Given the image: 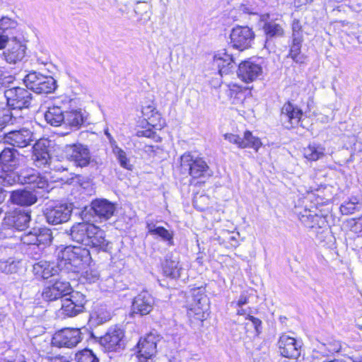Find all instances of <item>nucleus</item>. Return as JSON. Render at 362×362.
Masks as SVG:
<instances>
[{
	"label": "nucleus",
	"instance_id": "bf43d9fd",
	"mask_svg": "<svg viewBox=\"0 0 362 362\" xmlns=\"http://www.w3.org/2000/svg\"><path fill=\"white\" fill-rule=\"evenodd\" d=\"M346 362H362V356H352L345 358Z\"/></svg>",
	"mask_w": 362,
	"mask_h": 362
},
{
	"label": "nucleus",
	"instance_id": "69168bd1",
	"mask_svg": "<svg viewBox=\"0 0 362 362\" xmlns=\"http://www.w3.org/2000/svg\"><path fill=\"white\" fill-rule=\"evenodd\" d=\"M105 135L107 136V137L110 140V142L112 144L113 141V142L115 143V141L113 140V138L112 137L111 134L107 132V130L105 131Z\"/></svg>",
	"mask_w": 362,
	"mask_h": 362
},
{
	"label": "nucleus",
	"instance_id": "052dcab7",
	"mask_svg": "<svg viewBox=\"0 0 362 362\" xmlns=\"http://www.w3.org/2000/svg\"><path fill=\"white\" fill-rule=\"evenodd\" d=\"M329 212V209H327L323 213L322 212L321 214H318V224L320 223V222L324 223V219L327 216Z\"/></svg>",
	"mask_w": 362,
	"mask_h": 362
},
{
	"label": "nucleus",
	"instance_id": "aec40b11",
	"mask_svg": "<svg viewBox=\"0 0 362 362\" xmlns=\"http://www.w3.org/2000/svg\"><path fill=\"white\" fill-rule=\"evenodd\" d=\"M302 115V110L288 102L281 108L280 120L285 128L291 129L299 124Z\"/></svg>",
	"mask_w": 362,
	"mask_h": 362
},
{
	"label": "nucleus",
	"instance_id": "13d9d810",
	"mask_svg": "<svg viewBox=\"0 0 362 362\" xmlns=\"http://www.w3.org/2000/svg\"><path fill=\"white\" fill-rule=\"evenodd\" d=\"M248 296L245 293H242L237 302V305L241 308L248 303Z\"/></svg>",
	"mask_w": 362,
	"mask_h": 362
},
{
	"label": "nucleus",
	"instance_id": "412c9836",
	"mask_svg": "<svg viewBox=\"0 0 362 362\" xmlns=\"http://www.w3.org/2000/svg\"><path fill=\"white\" fill-rule=\"evenodd\" d=\"M24 156L13 148H4L0 153L2 169H18L24 163Z\"/></svg>",
	"mask_w": 362,
	"mask_h": 362
},
{
	"label": "nucleus",
	"instance_id": "c756f323",
	"mask_svg": "<svg viewBox=\"0 0 362 362\" xmlns=\"http://www.w3.org/2000/svg\"><path fill=\"white\" fill-rule=\"evenodd\" d=\"M10 200L14 204L28 206L35 204L37 198L33 192L21 189L13 191L10 196Z\"/></svg>",
	"mask_w": 362,
	"mask_h": 362
},
{
	"label": "nucleus",
	"instance_id": "ea45409f",
	"mask_svg": "<svg viewBox=\"0 0 362 362\" xmlns=\"http://www.w3.org/2000/svg\"><path fill=\"white\" fill-rule=\"evenodd\" d=\"M16 120V117L13 113L8 108L4 107L2 103H0V129L7 124H13Z\"/></svg>",
	"mask_w": 362,
	"mask_h": 362
},
{
	"label": "nucleus",
	"instance_id": "0eeeda50",
	"mask_svg": "<svg viewBox=\"0 0 362 362\" xmlns=\"http://www.w3.org/2000/svg\"><path fill=\"white\" fill-rule=\"evenodd\" d=\"M255 37V32L247 25H236L230 34L232 47L240 51L251 47Z\"/></svg>",
	"mask_w": 362,
	"mask_h": 362
},
{
	"label": "nucleus",
	"instance_id": "8fccbe9b",
	"mask_svg": "<svg viewBox=\"0 0 362 362\" xmlns=\"http://www.w3.org/2000/svg\"><path fill=\"white\" fill-rule=\"evenodd\" d=\"M292 39L298 40V39H303L301 25L298 20H294L292 23Z\"/></svg>",
	"mask_w": 362,
	"mask_h": 362
},
{
	"label": "nucleus",
	"instance_id": "1a4fd4ad",
	"mask_svg": "<svg viewBox=\"0 0 362 362\" xmlns=\"http://www.w3.org/2000/svg\"><path fill=\"white\" fill-rule=\"evenodd\" d=\"M69 298L62 300L61 311L64 316L72 317L83 313L87 302L84 294L78 291H71Z\"/></svg>",
	"mask_w": 362,
	"mask_h": 362
},
{
	"label": "nucleus",
	"instance_id": "4468645a",
	"mask_svg": "<svg viewBox=\"0 0 362 362\" xmlns=\"http://www.w3.org/2000/svg\"><path fill=\"white\" fill-rule=\"evenodd\" d=\"M64 153L66 158L79 167L87 166L90 162V151L86 146L81 144L67 145Z\"/></svg>",
	"mask_w": 362,
	"mask_h": 362
},
{
	"label": "nucleus",
	"instance_id": "39448f33",
	"mask_svg": "<svg viewBox=\"0 0 362 362\" xmlns=\"http://www.w3.org/2000/svg\"><path fill=\"white\" fill-rule=\"evenodd\" d=\"M53 239L52 232L46 227H34L28 233L21 236V241L25 244L37 248L41 252L49 246Z\"/></svg>",
	"mask_w": 362,
	"mask_h": 362
},
{
	"label": "nucleus",
	"instance_id": "c9c22d12",
	"mask_svg": "<svg viewBox=\"0 0 362 362\" xmlns=\"http://www.w3.org/2000/svg\"><path fill=\"white\" fill-rule=\"evenodd\" d=\"M18 169H2L0 172V185L10 186L21 183L20 171Z\"/></svg>",
	"mask_w": 362,
	"mask_h": 362
},
{
	"label": "nucleus",
	"instance_id": "a211bd4d",
	"mask_svg": "<svg viewBox=\"0 0 362 362\" xmlns=\"http://www.w3.org/2000/svg\"><path fill=\"white\" fill-rule=\"evenodd\" d=\"M301 346L300 341L286 334H281L278 341L280 354L286 358H298L300 355Z\"/></svg>",
	"mask_w": 362,
	"mask_h": 362
},
{
	"label": "nucleus",
	"instance_id": "cd10ccee",
	"mask_svg": "<svg viewBox=\"0 0 362 362\" xmlns=\"http://www.w3.org/2000/svg\"><path fill=\"white\" fill-rule=\"evenodd\" d=\"M95 214L105 220L110 218L115 211V205L107 199H95L91 203Z\"/></svg>",
	"mask_w": 362,
	"mask_h": 362
},
{
	"label": "nucleus",
	"instance_id": "9d476101",
	"mask_svg": "<svg viewBox=\"0 0 362 362\" xmlns=\"http://www.w3.org/2000/svg\"><path fill=\"white\" fill-rule=\"evenodd\" d=\"M4 97L8 107L12 109L28 108L32 100V94L21 87H13L4 91Z\"/></svg>",
	"mask_w": 362,
	"mask_h": 362
},
{
	"label": "nucleus",
	"instance_id": "c85d7f7f",
	"mask_svg": "<svg viewBox=\"0 0 362 362\" xmlns=\"http://www.w3.org/2000/svg\"><path fill=\"white\" fill-rule=\"evenodd\" d=\"M146 228L148 233L154 236L155 238H160L163 242H165L168 245H174V233L173 230H169L163 226H157L153 221L146 223Z\"/></svg>",
	"mask_w": 362,
	"mask_h": 362
},
{
	"label": "nucleus",
	"instance_id": "2f4dec72",
	"mask_svg": "<svg viewBox=\"0 0 362 362\" xmlns=\"http://www.w3.org/2000/svg\"><path fill=\"white\" fill-rule=\"evenodd\" d=\"M262 29L266 35L264 48L268 49L269 40L273 37H279L284 35V29L282 26L276 21H270L264 22Z\"/></svg>",
	"mask_w": 362,
	"mask_h": 362
},
{
	"label": "nucleus",
	"instance_id": "a878e982",
	"mask_svg": "<svg viewBox=\"0 0 362 362\" xmlns=\"http://www.w3.org/2000/svg\"><path fill=\"white\" fill-rule=\"evenodd\" d=\"M234 64L232 55L228 54L225 50L218 51L214 56L213 65L218 68L221 76L228 74L234 68Z\"/></svg>",
	"mask_w": 362,
	"mask_h": 362
},
{
	"label": "nucleus",
	"instance_id": "7c9ffc66",
	"mask_svg": "<svg viewBox=\"0 0 362 362\" xmlns=\"http://www.w3.org/2000/svg\"><path fill=\"white\" fill-rule=\"evenodd\" d=\"M182 267L180 264L178 257L173 255L167 256L163 264V272L166 276L172 279L179 278L181 275Z\"/></svg>",
	"mask_w": 362,
	"mask_h": 362
},
{
	"label": "nucleus",
	"instance_id": "49530a36",
	"mask_svg": "<svg viewBox=\"0 0 362 362\" xmlns=\"http://www.w3.org/2000/svg\"><path fill=\"white\" fill-rule=\"evenodd\" d=\"M249 322L245 323V328L247 329V327L250 325L255 329V333L258 335L261 332L262 329V321L257 317H255L250 315H247L245 318Z\"/></svg>",
	"mask_w": 362,
	"mask_h": 362
},
{
	"label": "nucleus",
	"instance_id": "4be33fe9",
	"mask_svg": "<svg viewBox=\"0 0 362 362\" xmlns=\"http://www.w3.org/2000/svg\"><path fill=\"white\" fill-rule=\"evenodd\" d=\"M21 184H28L33 188L47 189L49 186L47 180L33 168H25L20 171Z\"/></svg>",
	"mask_w": 362,
	"mask_h": 362
},
{
	"label": "nucleus",
	"instance_id": "6e6d98bb",
	"mask_svg": "<svg viewBox=\"0 0 362 362\" xmlns=\"http://www.w3.org/2000/svg\"><path fill=\"white\" fill-rule=\"evenodd\" d=\"M12 37H9L8 34L0 33V49H6L7 45L11 42Z\"/></svg>",
	"mask_w": 362,
	"mask_h": 362
},
{
	"label": "nucleus",
	"instance_id": "f257e3e1",
	"mask_svg": "<svg viewBox=\"0 0 362 362\" xmlns=\"http://www.w3.org/2000/svg\"><path fill=\"white\" fill-rule=\"evenodd\" d=\"M69 235L73 241L90 246L97 251L109 253L112 251V243L105 239L104 230L93 223L87 221L75 223L71 228Z\"/></svg>",
	"mask_w": 362,
	"mask_h": 362
},
{
	"label": "nucleus",
	"instance_id": "a19ab883",
	"mask_svg": "<svg viewBox=\"0 0 362 362\" xmlns=\"http://www.w3.org/2000/svg\"><path fill=\"white\" fill-rule=\"evenodd\" d=\"M76 362H99L98 358L90 349H85L76 354Z\"/></svg>",
	"mask_w": 362,
	"mask_h": 362
},
{
	"label": "nucleus",
	"instance_id": "f8f14e48",
	"mask_svg": "<svg viewBox=\"0 0 362 362\" xmlns=\"http://www.w3.org/2000/svg\"><path fill=\"white\" fill-rule=\"evenodd\" d=\"M71 101L66 96L54 100L45 113L46 122L52 126L59 127L63 124L66 109Z\"/></svg>",
	"mask_w": 362,
	"mask_h": 362
},
{
	"label": "nucleus",
	"instance_id": "6e6552de",
	"mask_svg": "<svg viewBox=\"0 0 362 362\" xmlns=\"http://www.w3.org/2000/svg\"><path fill=\"white\" fill-rule=\"evenodd\" d=\"M73 206L71 204H57L47 205L44 214L49 224L57 225L70 219Z\"/></svg>",
	"mask_w": 362,
	"mask_h": 362
},
{
	"label": "nucleus",
	"instance_id": "dca6fc26",
	"mask_svg": "<svg viewBox=\"0 0 362 362\" xmlns=\"http://www.w3.org/2000/svg\"><path fill=\"white\" fill-rule=\"evenodd\" d=\"M50 141L40 139L33 146L32 160L37 168H45L52 165L49 155V146Z\"/></svg>",
	"mask_w": 362,
	"mask_h": 362
},
{
	"label": "nucleus",
	"instance_id": "393cba45",
	"mask_svg": "<svg viewBox=\"0 0 362 362\" xmlns=\"http://www.w3.org/2000/svg\"><path fill=\"white\" fill-rule=\"evenodd\" d=\"M158 336L150 333L144 339H141L138 343L139 357L141 362L142 359L151 358L156 353V346L158 341Z\"/></svg>",
	"mask_w": 362,
	"mask_h": 362
},
{
	"label": "nucleus",
	"instance_id": "7ed1b4c3",
	"mask_svg": "<svg viewBox=\"0 0 362 362\" xmlns=\"http://www.w3.org/2000/svg\"><path fill=\"white\" fill-rule=\"evenodd\" d=\"M180 166L182 170L194 179L210 177L214 173L203 158L191 153H185L180 157Z\"/></svg>",
	"mask_w": 362,
	"mask_h": 362
},
{
	"label": "nucleus",
	"instance_id": "bb28decb",
	"mask_svg": "<svg viewBox=\"0 0 362 362\" xmlns=\"http://www.w3.org/2000/svg\"><path fill=\"white\" fill-rule=\"evenodd\" d=\"M33 273L39 278L48 279L58 274V267L54 262L41 260L33 264Z\"/></svg>",
	"mask_w": 362,
	"mask_h": 362
},
{
	"label": "nucleus",
	"instance_id": "423d86ee",
	"mask_svg": "<svg viewBox=\"0 0 362 362\" xmlns=\"http://www.w3.org/2000/svg\"><path fill=\"white\" fill-rule=\"evenodd\" d=\"M124 332L119 326L110 327L100 338L99 343L107 352H120L125 347Z\"/></svg>",
	"mask_w": 362,
	"mask_h": 362
},
{
	"label": "nucleus",
	"instance_id": "b1692460",
	"mask_svg": "<svg viewBox=\"0 0 362 362\" xmlns=\"http://www.w3.org/2000/svg\"><path fill=\"white\" fill-rule=\"evenodd\" d=\"M5 140L13 146L24 148L29 146L33 141V134L28 129H21L7 133Z\"/></svg>",
	"mask_w": 362,
	"mask_h": 362
},
{
	"label": "nucleus",
	"instance_id": "864d4df0",
	"mask_svg": "<svg viewBox=\"0 0 362 362\" xmlns=\"http://www.w3.org/2000/svg\"><path fill=\"white\" fill-rule=\"evenodd\" d=\"M320 232L318 231V234ZM333 236L331 235L330 230L327 228L320 233V235H318V240H320V243H323V245H326L332 241Z\"/></svg>",
	"mask_w": 362,
	"mask_h": 362
},
{
	"label": "nucleus",
	"instance_id": "37998d69",
	"mask_svg": "<svg viewBox=\"0 0 362 362\" xmlns=\"http://www.w3.org/2000/svg\"><path fill=\"white\" fill-rule=\"evenodd\" d=\"M18 25V23L7 16H3L0 19V31L1 34H9L10 31L16 29Z\"/></svg>",
	"mask_w": 362,
	"mask_h": 362
},
{
	"label": "nucleus",
	"instance_id": "e433bc0d",
	"mask_svg": "<svg viewBox=\"0 0 362 362\" xmlns=\"http://www.w3.org/2000/svg\"><path fill=\"white\" fill-rule=\"evenodd\" d=\"M21 268V261L14 257L0 259V271L6 274H16Z\"/></svg>",
	"mask_w": 362,
	"mask_h": 362
},
{
	"label": "nucleus",
	"instance_id": "774afa93",
	"mask_svg": "<svg viewBox=\"0 0 362 362\" xmlns=\"http://www.w3.org/2000/svg\"><path fill=\"white\" fill-rule=\"evenodd\" d=\"M322 362H346V361H345V359H344V360L334 359V360H330L328 361H322Z\"/></svg>",
	"mask_w": 362,
	"mask_h": 362
},
{
	"label": "nucleus",
	"instance_id": "ddd939ff",
	"mask_svg": "<svg viewBox=\"0 0 362 362\" xmlns=\"http://www.w3.org/2000/svg\"><path fill=\"white\" fill-rule=\"evenodd\" d=\"M30 213L29 210L25 209H15L7 213L4 218V227L24 230L28 227L31 220Z\"/></svg>",
	"mask_w": 362,
	"mask_h": 362
},
{
	"label": "nucleus",
	"instance_id": "f03ea898",
	"mask_svg": "<svg viewBox=\"0 0 362 362\" xmlns=\"http://www.w3.org/2000/svg\"><path fill=\"white\" fill-rule=\"evenodd\" d=\"M58 265L68 272L77 273L91 259L90 251L86 247L67 246L58 254Z\"/></svg>",
	"mask_w": 362,
	"mask_h": 362
},
{
	"label": "nucleus",
	"instance_id": "c03bdc74",
	"mask_svg": "<svg viewBox=\"0 0 362 362\" xmlns=\"http://www.w3.org/2000/svg\"><path fill=\"white\" fill-rule=\"evenodd\" d=\"M303 39L295 40L292 39V45L291 46L288 56L293 59L296 62H301V57L300 56L301 42Z\"/></svg>",
	"mask_w": 362,
	"mask_h": 362
},
{
	"label": "nucleus",
	"instance_id": "0e129e2a",
	"mask_svg": "<svg viewBox=\"0 0 362 362\" xmlns=\"http://www.w3.org/2000/svg\"><path fill=\"white\" fill-rule=\"evenodd\" d=\"M5 199V194H4V191L1 189V188H0V204L1 202H3V201Z\"/></svg>",
	"mask_w": 362,
	"mask_h": 362
},
{
	"label": "nucleus",
	"instance_id": "f3484780",
	"mask_svg": "<svg viewBox=\"0 0 362 362\" xmlns=\"http://www.w3.org/2000/svg\"><path fill=\"white\" fill-rule=\"evenodd\" d=\"M73 291L70 283L66 281L57 280L51 286L45 287L42 293V298L46 301H54L62 298Z\"/></svg>",
	"mask_w": 362,
	"mask_h": 362
},
{
	"label": "nucleus",
	"instance_id": "a18cd8bd",
	"mask_svg": "<svg viewBox=\"0 0 362 362\" xmlns=\"http://www.w3.org/2000/svg\"><path fill=\"white\" fill-rule=\"evenodd\" d=\"M113 153L117 156V158L122 168L127 170L131 169L132 165L129 164V160L126 156V153L122 148L116 146L115 148H113Z\"/></svg>",
	"mask_w": 362,
	"mask_h": 362
},
{
	"label": "nucleus",
	"instance_id": "5fc2aeb1",
	"mask_svg": "<svg viewBox=\"0 0 362 362\" xmlns=\"http://www.w3.org/2000/svg\"><path fill=\"white\" fill-rule=\"evenodd\" d=\"M96 317L99 323H104L110 320L111 315L109 312L101 309L96 313Z\"/></svg>",
	"mask_w": 362,
	"mask_h": 362
},
{
	"label": "nucleus",
	"instance_id": "72a5a7b5",
	"mask_svg": "<svg viewBox=\"0 0 362 362\" xmlns=\"http://www.w3.org/2000/svg\"><path fill=\"white\" fill-rule=\"evenodd\" d=\"M340 349V342L332 338L322 341H318V354L323 356H329L339 351Z\"/></svg>",
	"mask_w": 362,
	"mask_h": 362
},
{
	"label": "nucleus",
	"instance_id": "4c0bfd02",
	"mask_svg": "<svg viewBox=\"0 0 362 362\" xmlns=\"http://www.w3.org/2000/svg\"><path fill=\"white\" fill-rule=\"evenodd\" d=\"M312 209H305L303 212L300 213V220L304 226L308 228H313L316 224L315 217L317 216V206H312Z\"/></svg>",
	"mask_w": 362,
	"mask_h": 362
},
{
	"label": "nucleus",
	"instance_id": "5701e85b",
	"mask_svg": "<svg viewBox=\"0 0 362 362\" xmlns=\"http://www.w3.org/2000/svg\"><path fill=\"white\" fill-rule=\"evenodd\" d=\"M154 300L152 296L146 291H142L132 301L133 313L141 315L148 314L153 309Z\"/></svg>",
	"mask_w": 362,
	"mask_h": 362
},
{
	"label": "nucleus",
	"instance_id": "3c124183",
	"mask_svg": "<svg viewBox=\"0 0 362 362\" xmlns=\"http://www.w3.org/2000/svg\"><path fill=\"white\" fill-rule=\"evenodd\" d=\"M15 78L0 68V86H6L13 82Z\"/></svg>",
	"mask_w": 362,
	"mask_h": 362
},
{
	"label": "nucleus",
	"instance_id": "58836bf2",
	"mask_svg": "<svg viewBox=\"0 0 362 362\" xmlns=\"http://www.w3.org/2000/svg\"><path fill=\"white\" fill-rule=\"evenodd\" d=\"M360 203V199L356 197H352L349 201L344 202L340 206V211L343 215H350L358 210L357 205Z\"/></svg>",
	"mask_w": 362,
	"mask_h": 362
},
{
	"label": "nucleus",
	"instance_id": "de8ad7c7",
	"mask_svg": "<svg viewBox=\"0 0 362 362\" xmlns=\"http://www.w3.org/2000/svg\"><path fill=\"white\" fill-rule=\"evenodd\" d=\"M223 136L225 139L228 140L231 144L237 145L238 148H245L243 140L240 136L233 134H225Z\"/></svg>",
	"mask_w": 362,
	"mask_h": 362
},
{
	"label": "nucleus",
	"instance_id": "603ef678",
	"mask_svg": "<svg viewBox=\"0 0 362 362\" xmlns=\"http://www.w3.org/2000/svg\"><path fill=\"white\" fill-rule=\"evenodd\" d=\"M303 154L304 157L309 160H317V148L314 146H309L307 148H305Z\"/></svg>",
	"mask_w": 362,
	"mask_h": 362
},
{
	"label": "nucleus",
	"instance_id": "338daca9",
	"mask_svg": "<svg viewBox=\"0 0 362 362\" xmlns=\"http://www.w3.org/2000/svg\"><path fill=\"white\" fill-rule=\"evenodd\" d=\"M237 314L239 315H246V311L240 308V309L238 310Z\"/></svg>",
	"mask_w": 362,
	"mask_h": 362
},
{
	"label": "nucleus",
	"instance_id": "680f3d73",
	"mask_svg": "<svg viewBox=\"0 0 362 362\" xmlns=\"http://www.w3.org/2000/svg\"><path fill=\"white\" fill-rule=\"evenodd\" d=\"M325 196H326V197L322 199V202L321 203H320L318 202V206L320 204H322V205L327 204L329 202V201L332 199V194L331 193H329V194H325Z\"/></svg>",
	"mask_w": 362,
	"mask_h": 362
},
{
	"label": "nucleus",
	"instance_id": "f704fd0d",
	"mask_svg": "<svg viewBox=\"0 0 362 362\" xmlns=\"http://www.w3.org/2000/svg\"><path fill=\"white\" fill-rule=\"evenodd\" d=\"M142 115L148 121V123L153 127L157 126L159 127H162V124H160V115L156 110V106L153 103L143 107Z\"/></svg>",
	"mask_w": 362,
	"mask_h": 362
},
{
	"label": "nucleus",
	"instance_id": "9b49d317",
	"mask_svg": "<svg viewBox=\"0 0 362 362\" xmlns=\"http://www.w3.org/2000/svg\"><path fill=\"white\" fill-rule=\"evenodd\" d=\"M81 333L78 329L64 328L54 333L52 338L54 346L74 348L81 341Z\"/></svg>",
	"mask_w": 362,
	"mask_h": 362
},
{
	"label": "nucleus",
	"instance_id": "e2e57ef3",
	"mask_svg": "<svg viewBox=\"0 0 362 362\" xmlns=\"http://www.w3.org/2000/svg\"><path fill=\"white\" fill-rule=\"evenodd\" d=\"M49 168L50 169H53V170H55L57 171H64V170H67L66 168H65V167H64L62 165L58 166V165H54L53 164H52V165L49 166Z\"/></svg>",
	"mask_w": 362,
	"mask_h": 362
},
{
	"label": "nucleus",
	"instance_id": "79ce46f5",
	"mask_svg": "<svg viewBox=\"0 0 362 362\" xmlns=\"http://www.w3.org/2000/svg\"><path fill=\"white\" fill-rule=\"evenodd\" d=\"M242 139L245 145V148H252L257 151L262 146L260 139L258 137L254 136L250 131H246Z\"/></svg>",
	"mask_w": 362,
	"mask_h": 362
},
{
	"label": "nucleus",
	"instance_id": "473e14b6",
	"mask_svg": "<svg viewBox=\"0 0 362 362\" xmlns=\"http://www.w3.org/2000/svg\"><path fill=\"white\" fill-rule=\"evenodd\" d=\"M64 120V125L78 129L83 124L84 117L80 110H66Z\"/></svg>",
	"mask_w": 362,
	"mask_h": 362
},
{
	"label": "nucleus",
	"instance_id": "20e7f679",
	"mask_svg": "<svg viewBox=\"0 0 362 362\" xmlns=\"http://www.w3.org/2000/svg\"><path fill=\"white\" fill-rule=\"evenodd\" d=\"M23 83L28 89L37 94L50 93L57 88V81L52 76L35 71L29 72L24 77Z\"/></svg>",
	"mask_w": 362,
	"mask_h": 362
},
{
	"label": "nucleus",
	"instance_id": "6ab92c4d",
	"mask_svg": "<svg viewBox=\"0 0 362 362\" xmlns=\"http://www.w3.org/2000/svg\"><path fill=\"white\" fill-rule=\"evenodd\" d=\"M262 72L260 64L251 60H245L239 64L237 74L244 82L250 83L262 76Z\"/></svg>",
	"mask_w": 362,
	"mask_h": 362
},
{
	"label": "nucleus",
	"instance_id": "4d7b16f0",
	"mask_svg": "<svg viewBox=\"0 0 362 362\" xmlns=\"http://www.w3.org/2000/svg\"><path fill=\"white\" fill-rule=\"evenodd\" d=\"M138 136H144L147 138H154L156 135V133L151 129H145L137 132Z\"/></svg>",
	"mask_w": 362,
	"mask_h": 362
},
{
	"label": "nucleus",
	"instance_id": "09e8293b",
	"mask_svg": "<svg viewBox=\"0 0 362 362\" xmlns=\"http://www.w3.org/2000/svg\"><path fill=\"white\" fill-rule=\"evenodd\" d=\"M99 277L100 274L98 272L93 269H88L83 274V278L86 282L89 284L95 283L99 279Z\"/></svg>",
	"mask_w": 362,
	"mask_h": 362
},
{
	"label": "nucleus",
	"instance_id": "2eb2a0df",
	"mask_svg": "<svg viewBox=\"0 0 362 362\" xmlns=\"http://www.w3.org/2000/svg\"><path fill=\"white\" fill-rule=\"evenodd\" d=\"M26 49V45L13 37L7 48L4 50L1 58L7 64H16L24 59Z\"/></svg>",
	"mask_w": 362,
	"mask_h": 362
}]
</instances>
